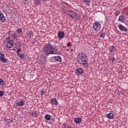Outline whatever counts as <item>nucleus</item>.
Returning <instances> with one entry per match:
<instances>
[{
	"label": "nucleus",
	"instance_id": "nucleus-18",
	"mask_svg": "<svg viewBox=\"0 0 128 128\" xmlns=\"http://www.w3.org/2000/svg\"><path fill=\"white\" fill-rule=\"evenodd\" d=\"M14 44L16 46V48H20L22 46L20 42H16L14 43Z\"/></svg>",
	"mask_w": 128,
	"mask_h": 128
},
{
	"label": "nucleus",
	"instance_id": "nucleus-23",
	"mask_svg": "<svg viewBox=\"0 0 128 128\" xmlns=\"http://www.w3.org/2000/svg\"><path fill=\"white\" fill-rule=\"evenodd\" d=\"M18 56L21 58L22 60H24V54H18Z\"/></svg>",
	"mask_w": 128,
	"mask_h": 128
},
{
	"label": "nucleus",
	"instance_id": "nucleus-30",
	"mask_svg": "<svg viewBox=\"0 0 128 128\" xmlns=\"http://www.w3.org/2000/svg\"><path fill=\"white\" fill-rule=\"evenodd\" d=\"M17 32H18V34L22 32V30L21 28H18L17 30Z\"/></svg>",
	"mask_w": 128,
	"mask_h": 128
},
{
	"label": "nucleus",
	"instance_id": "nucleus-10",
	"mask_svg": "<svg viewBox=\"0 0 128 128\" xmlns=\"http://www.w3.org/2000/svg\"><path fill=\"white\" fill-rule=\"evenodd\" d=\"M74 122L75 124H80V122H82V118H75L74 119Z\"/></svg>",
	"mask_w": 128,
	"mask_h": 128
},
{
	"label": "nucleus",
	"instance_id": "nucleus-25",
	"mask_svg": "<svg viewBox=\"0 0 128 128\" xmlns=\"http://www.w3.org/2000/svg\"><path fill=\"white\" fill-rule=\"evenodd\" d=\"M11 37L13 38H18V35H16V33H13L12 34Z\"/></svg>",
	"mask_w": 128,
	"mask_h": 128
},
{
	"label": "nucleus",
	"instance_id": "nucleus-14",
	"mask_svg": "<svg viewBox=\"0 0 128 128\" xmlns=\"http://www.w3.org/2000/svg\"><path fill=\"white\" fill-rule=\"evenodd\" d=\"M110 64H114V60H116V58H114V54H112V56H110Z\"/></svg>",
	"mask_w": 128,
	"mask_h": 128
},
{
	"label": "nucleus",
	"instance_id": "nucleus-12",
	"mask_svg": "<svg viewBox=\"0 0 128 128\" xmlns=\"http://www.w3.org/2000/svg\"><path fill=\"white\" fill-rule=\"evenodd\" d=\"M126 20V16H124V14H122L119 16L118 20L121 22H124V20Z\"/></svg>",
	"mask_w": 128,
	"mask_h": 128
},
{
	"label": "nucleus",
	"instance_id": "nucleus-33",
	"mask_svg": "<svg viewBox=\"0 0 128 128\" xmlns=\"http://www.w3.org/2000/svg\"><path fill=\"white\" fill-rule=\"evenodd\" d=\"M22 52V48H18L17 51H16V54L18 55V54H20V52Z\"/></svg>",
	"mask_w": 128,
	"mask_h": 128
},
{
	"label": "nucleus",
	"instance_id": "nucleus-31",
	"mask_svg": "<svg viewBox=\"0 0 128 128\" xmlns=\"http://www.w3.org/2000/svg\"><path fill=\"white\" fill-rule=\"evenodd\" d=\"M40 94L42 96H44V89H42V90H40Z\"/></svg>",
	"mask_w": 128,
	"mask_h": 128
},
{
	"label": "nucleus",
	"instance_id": "nucleus-11",
	"mask_svg": "<svg viewBox=\"0 0 128 128\" xmlns=\"http://www.w3.org/2000/svg\"><path fill=\"white\" fill-rule=\"evenodd\" d=\"M26 104V101L24 100H20L18 102L16 103V106H24V104Z\"/></svg>",
	"mask_w": 128,
	"mask_h": 128
},
{
	"label": "nucleus",
	"instance_id": "nucleus-7",
	"mask_svg": "<svg viewBox=\"0 0 128 128\" xmlns=\"http://www.w3.org/2000/svg\"><path fill=\"white\" fill-rule=\"evenodd\" d=\"M64 36H66V34H64V32L60 31L58 33V38L60 40L64 38Z\"/></svg>",
	"mask_w": 128,
	"mask_h": 128
},
{
	"label": "nucleus",
	"instance_id": "nucleus-8",
	"mask_svg": "<svg viewBox=\"0 0 128 128\" xmlns=\"http://www.w3.org/2000/svg\"><path fill=\"white\" fill-rule=\"evenodd\" d=\"M7 48H12L14 46V43L12 41L9 40L7 44L6 45Z\"/></svg>",
	"mask_w": 128,
	"mask_h": 128
},
{
	"label": "nucleus",
	"instance_id": "nucleus-36",
	"mask_svg": "<svg viewBox=\"0 0 128 128\" xmlns=\"http://www.w3.org/2000/svg\"><path fill=\"white\" fill-rule=\"evenodd\" d=\"M67 46L68 47L70 46V42H68L67 43Z\"/></svg>",
	"mask_w": 128,
	"mask_h": 128
},
{
	"label": "nucleus",
	"instance_id": "nucleus-6",
	"mask_svg": "<svg viewBox=\"0 0 128 128\" xmlns=\"http://www.w3.org/2000/svg\"><path fill=\"white\" fill-rule=\"evenodd\" d=\"M0 22H6V16L4 15V13L0 10Z\"/></svg>",
	"mask_w": 128,
	"mask_h": 128
},
{
	"label": "nucleus",
	"instance_id": "nucleus-13",
	"mask_svg": "<svg viewBox=\"0 0 128 128\" xmlns=\"http://www.w3.org/2000/svg\"><path fill=\"white\" fill-rule=\"evenodd\" d=\"M27 36H29L30 38H32L34 36V32H32V31H28Z\"/></svg>",
	"mask_w": 128,
	"mask_h": 128
},
{
	"label": "nucleus",
	"instance_id": "nucleus-27",
	"mask_svg": "<svg viewBox=\"0 0 128 128\" xmlns=\"http://www.w3.org/2000/svg\"><path fill=\"white\" fill-rule=\"evenodd\" d=\"M0 86H4V80L2 78H0Z\"/></svg>",
	"mask_w": 128,
	"mask_h": 128
},
{
	"label": "nucleus",
	"instance_id": "nucleus-2",
	"mask_svg": "<svg viewBox=\"0 0 128 128\" xmlns=\"http://www.w3.org/2000/svg\"><path fill=\"white\" fill-rule=\"evenodd\" d=\"M44 50L46 56H50V54H56V50L54 47V45L50 44H46L44 48Z\"/></svg>",
	"mask_w": 128,
	"mask_h": 128
},
{
	"label": "nucleus",
	"instance_id": "nucleus-5",
	"mask_svg": "<svg viewBox=\"0 0 128 128\" xmlns=\"http://www.w3.org/2000/svg\"><path fill=\"white\" fill-rule=\"evenodd\" d=\"M75 72L77 74L80 75L84 74V70H82V68H77L75 70Z\"/></svg>",
	"mask_w": 128,
	"mask_h": 128
},
{
	"label": "nucleus",
	"instance_id": "nucleus-29",
	"mask_svg": "<svg viewBox=\"0 0 128 128\" xmlns=\"http://www.w3.org/2000/svg\"><path fill=\"white\" fill-rule=\"evenodd\" d=\"M82 2H84V4H90V0H82Z\"/></svg>",
	"mask_w": 128,
	"mask_h": 128
},
{
	"label": "nucleus",
	"instance_id": "nucleus-4",
	"mask_svg": "<svg viewBox=\"0 0 128 128\" xmlns=\"http://www.w3.org/2000/svg\"><path fill=\"white\" fill-rule=\"evenodd\" d=\"M0 60L4 63H5L6 62V58L4 54L2 52H0Z\"/></svg>",
	"mask_w": 128,
	"mask_h": 128
},
{
	"label": "nucleus",
	"instance_id": "nucleus-38",
	"mask_svg": "<svg viewBox=\"0 0 128 128\" xmlns=\"http://www.w3.org/2000/svg\"><path fill=\"white\" fill-rule=\"evenodd\" d=\"M66 128H72V127L68 126Z\"/></svg>",
	"mask_w": 128,
	"mask_h": 128
},
{
	"label": "nucleus",
	"instance_id": "nucleus-21",
	"mask_svg": "<svg viewBox=\"0 0 128 128\" xmlns=\"http://www.w3.org/2000/svg\"><path fill=\"white\" fill-rule=\"evenodd\" d=\"M109 50L111 54H112V52H114V46H110L109 48Z\"/></svg>",
	"mask_w": 128,
	"mask_h": 128
},
{
	"label": "nucleus",
	"instance_id": "nucleus-40",
	"mask_svg": "<svg viewBox=\"0 0 128 128\" xmlns=\"http://www.w3.org/2000/svg\"><path fill=\"white\" fill-rule=\"evenodd\" d=\"M122 62V60H120L119 61V62Z\"/></svg>",
	"mask_w": 128,
	"mask_h": 128
},
{
	"label": "nucleus",
	"instance_id": "nucleus-24",
	"mask_svg": "<svg viewBox=\"0 0 128 128\" xmlns=\"http://www.w3.org/2000/svg\"><path fill=\"white\" fill-rule=\"evenodd\" d=\"M34 2L35 4H36V6H39L40 4V0H35Z\"/></svg>",
	"mask_w": 128,
	"mask_h": 128
},
{
	"label": "nucleus",
	"instance_id": "nucleus-9",
	"mask_svg": "<svg viewBox=\"0 0 128 128\" xmlns=\"http://www.w3.org/2000/svg\"><path fill=\"white\" fill-rule=\"evenodd\" d=\"M118 28L120 30H122V32H128V30L127 28L122 25V24L118 25Z\"/></svg>",
	"mask_w": 128,
	"mask_h": 128
},
{
	"label": "nucleus",
	"instance_id": "nucleus-28",
	"mask_svg": "<svg viewBox=\"0 0 128 128\" xmlns=\"http://www.w3.org/2000/svg\"><path fill=\"white\" fill-rule=\"evenodd\" d=\"M5 122H6L7 123V125L8 126H10V122H12V120H5Z\"/></svg>",
	"mask_w": 128,
	"mask_h": 128
},
{
	"label": "nucleus",
	"instance_id": "nucleus-19",
	"mask_svg": "<svg viewBox=\"0 0 128 128\" xmlns=\"http://www.w3.org/2000/svg\"><path fill=\"white\" fill-rule=\"evenodd\" d=\"M54 58L56 60H57V62H62V57L60 56H54Z\"/></svg>",
	"mask_w": 128,
	"mask_h": 128
},
{
	"label": "nucleus",
	"instance_id": "nucleus-41",
	"mask_svg": "<svg viewBox=\"0 0 128 128\" xmlns=\"http://www.w3.org/2000/svg\"><path fill=\"white\" fill-rule=\"evenodd\" d=\"M44 0V2H46V0Z\"/></svg>",
	"mask_w": 128,
	"mask_h": 128
},
{
	"label": "nucleus",
	"instance_id": "nucleus-39",
	"mask_svg": "<svg viewBox=\"0 0 128 128\" xmlns=\"http://www.w3.org/2000/svg\"><path fill=\"white\" fill-rule=\"evenodd\" d=\"M74 50L73 49H71V52H72Z\"/></svg>",
	"mask_w": 128,
	"mask_h": 128
},
{
	"label": "nucleus",
	"instance_id": "nucleus-20",
	"mask_svg": "<svg viewBox=\"0 0 128 128\" xmlns=\"http://www.w3.org/2000/svg\"><path fill=\"white\" fill-rule=\"evenodd\" d=\"M32 116H34V118H36L38 116V112L36 111H34L32 112Z\"/></svg>",
	"mask_w": 128,
	"mask_h": 128
},
{
	"label": "nucleus",
	"instance_id": "nucleus-43",
	"mask_svg": "<svg viewBox=\"0 0 128 128\" xmlns=\"http://www.w3.org/2000/svg\"><path fill=\"white\" fill-rule=\"evenodd\" d=\"M24 1H25V2H27V0H24Z\"/></svg>",
	"mask_w": 128,
	"mask_h": 128
},
{
	"label": "nucleus",
	"instance_id": "nucleus-32",
	"mask_svg": "<svg viewBox=\"0 0 128 128\" xmlns=\"http://www.w3.org/2000/svg\"><path fill=\"white\" fill-rule=\"evenodd\" d=\"M106 36V33H104V32L100 34V38H104V36Z\"/></svg>",
	"mask_w": 128,
	"mask_h": 128
},
{
	"label": "nucleus",
	"instance_id": "nucleus-16",
	"mask_svg": "<svg viewBox=\"0 0 128 128\" xmlns=\"http://www.w3.org/2000/svg\"><path fill=\"white\" fill-rule=\"evenodd\" d=\"M71 18H72L76 19L78 18V14L76 12H73V13H72V16H71Z\"/></svg>",
	"mask_w": 128,
	"mask_h": 128
},
{
	"label": "nucleus",
	"instance_id": "nucleus-37",
	"mask_svg": "<svg viewBox=\"0 0 128 128\" xmlns=\"http://www.w3.org/2000/svg\"><path fill=\"white\" fill-rule=\"evenodd\" d=\"M62 12H63V14H66V10H63Z\"/></svg>",
	"mask_w": 128,
	"mask_h": 128
},
{
	"label": "nucleus",
	"instance_id": "nucleus-15",
	"mask_svg": "<svg viewBox=\"0 0 128 128\" xmlns=\"http://www.w3.org/2000/svg\"><path fill=\"white\" fill-rule=\"evenodd\" d=\"M106 118H109L110 120L114 118V114H112V112L106 114Z\"/></svg>",
	"mask_w": 128,
	"mask_h": 128
},
{
	"label": "nucleus",
	"instance_id": "nucleus-42",
	"mask_svg": "<svg viewBox=\"0 0 128 128\" xmlns=\"http://www.w3.org/2000/svg\"><path fill=\"white\" fill-rule=\"evenodd\" d=\"M10 37H8V39L10 40Z\"/></svg>",
	"mask_w": 128,
	"mask_h": 128
},
{
	"label": "nucleus",
	"instance_id": "nucleus-22",
	"mask_svg": "<svg viewBox=\"0 0 128 128\" xmlns=\"http://www.w3.org/2000/svg\"><path fill=\"white\" fill-rule=\"evenodd\" d=\"M50 115L48 114H46L45 116V120H50Z\"/></svg>",
	"mask_w": 128,
	"mask_h": 128
},
{
	"label": "nucleus",
	"instance_id": "nucleus-17",
	"mask_svg": "<svg viewBox=\"0 0 128 128\" xmlns=\"http://www.w3.org/2000/svg\"><path fill=\"white\" fill-rule=\"evenodd\" d=\"M52 104H54L55 106H58V102L56 100V98H52L51 100Z\"/></svg>",
	"mask_w": 128,
	"mask_h": 128
},
{
	"label": "nucleus",
	"instance_id": "nucleus-3",
	"mask_svg": "<svg viewBox=\"0 0 128 128\" xmlns=\"http://www.w3.org/2000/svg\"><path fill=\"white\" fill-rule=\"evenodd\" d=\"M92 30L95 32L100 30V23L98 22H95L92 24Z\"/></svg>",
	"mask_w": 128,
	"mask_h": 128
},
{
	"label": "nucleus",
	"instance_id": "nucleus-1",
	"mask_svg": "<svg viewBox=\"0 0 128 128\" xmlns=\"http://www.w3.org/2000/svg\"><path fill=\"white\" fill-rule=\"evenodd\" d=\"M78 62L80 64H83L84 66H88V56L84 52H80L77 56Z\"/></svg>",
	"mask_w": 128,
	"mask_h": 128
},
{
	"label": "nucleus",
	"instance_id": "nucleus-26",
	"mask_svg": "<svg viewBox=\"0 0 128 128\" xmlns=\"http://www.w3.org/2000/svg\"><path fill=\"white\" fill-rule=\"evenodd\" d=\"M72 14H74V12L72 10H69L68 12V14L69 16H72Z\"/></svg>",
	"mask_w": 128,
	"mask_h": 128
},
{
	"label": "nucleus",
	"instance_id": "nucleus-34",
	"mask_svg": "<svg viewBox=\"0 0 128 128\" xmlns=\"http://www.w3.org/2000/svg\"><path fill=\"white\" fill-rule=\"evenodd\" d=\"M4 96V92L0 91V96Z\"/></svg>",
	"mask_w": 128,
	"mask_h": 128
},
{
	"label": "nucleus",
	"instance_id": "nucleus-35",
	"mask_svg": "<svg viewBox=\"0 0 128 128\" xmlns=\"http://www.w3.org/2000/svg\"><path fill=\"white\" fill-rule=\"evenodd\" d=\"M118 14H120V12L119 11H116V16H118Z\"/></svg>",
	"mask_w": 128,
	"mask_h": 128
}]
</instances>
